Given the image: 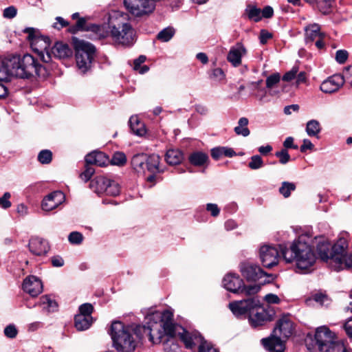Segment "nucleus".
<instances>
[{"instance_id":"obj_11","label":"nucleus","mask_w":352,"mask_h":352,"mask_svg":"<svg viewBox=\"0 0 352 352\" xmlns=\"http://www.w3.org/2000/svg\"><path fill=\"white\" fill-rule=\"evenodd\" d=\"M348 243L343 238L340 239L335 243L334 255L331 261V263L334 265L335 270L339 271L352 267V253L350 254L346 253Z\"/></svg>"},{"instance_id":"obj_31","label":"nucleus","mask_w":352,"mask_h":352,"mask_svg":"<svg viewBox=\"0 0 352 352\" xmlns=\"http://www.w3.org/2000/svg\"><path fill=\"white\" fill-rule=\"evenodd\" d=\"M129 124L131 131L137 135L142 136L146 133L144 124L136 116H133L129 119Z\"/></svg>"},{"instance_id":"obj_29","label":"nucleus","mask_w":352,"mask_h":352,"mask_svg":"<svg viewBox=\"0 0 352 352\" xmlns=\"http://www.w3.org/2000/svg\"><path fill=\"white\" fill-rule=\"evenodd\" d=\"M93 322L91 316L77 314L74 318L75 327L78 331H85L89 328Z\"/></svg>"},{"instance_id":"obj_34","label":"nucleus","mask_w":352,"mask_h":352,"mask_svg":"<svg viewBox=\"0 0 352 352\" xmlns=\"http://www.w3.org/2000/svg\"><path fill=\"white\" fill-rule=\"evenodd\" d=\"M245 13L250 20L258 22L261 20V10L254 5H248Z\"/></svg>"},{"instance_id":"obj_32","label":"nucleus","mask_w":352,"mask_h":352,"mask_svg":"<svg viewBox=\"0 0 352 352\" xmlns=\"http://www.w3.org/2000/svg\"><path fill=\"white\" fill-rule=\"evenodd\" d=\"M160 157L157 154L146 155V170L151 173H162L160 168Z\"/></svg>"},{"instance_id":"obj_10","label":"nucleus","mask_w":352,"mask_h":352,"mask_svg":"<svg viewBox=\"0 0 352 352\" xmlns=\"http://www.w3.org/2000/svg\"><path fill=\"white\" fill-rule=\"evenodd\" d=\"M314 340L320 352H334L339 344H344L338 340L335 333L327 327L321 326L316 329Z\"/></svg>"},{"instance_id":"obj_40","label":"nucleus","mask_w":352,"mask_h":352,"mask_svg":"<svg viewBox=\"0 0 352 352\" xmlns=\"http://www.w3.org/2000/svg\"><path fill=\"white\" fill-rule=\"evenodd\" d=\"M120 188L118 183L113 180L109 179V182L104 193L111 196H117L120 194Z\"/></svg>"},{"instance_id":"obj_6","label":"nucleus","mask_w":352,"mask_h":352,"mask_svg":"<svg viewBox=\"0 0 352 352\" xmlns=\"http://www.w3.org/2000/svg\"><path fill=\"white\" fill-rule=\"evenodd\" d=\"M133 330L120 322H113L111 327V336L115 348L121 352H131L136 347L133 336Z\"/></svg>"},{"instance_id":"obj_15","label":"nucleus","mask_w":352,"mask_h":352,"mask_svg":"<svg viewBox=\"0 0 352 352\" xmlns=\"http://www.w3.org/2000/svg\"><path fill=\"white\" fill-rule=\"evenodd\" d=\"M240 268L242 275L248 280L256 281L266 275L258 265L253 263H243Z\"/></svg>"},{"instance_id":"obj_28","label":"nucleus","mask_w":352,"mask_h":352,"mask_svg":"<svg viewBox=\"0 0 352 352\" xmlns=\"http://www.w3.org/2000/svg\"><path fill=\"white\" fill-rule=\"evenodd\" d=\"M131 165L136 172L144 173L146 170V154L135 155L131 160Z\"/></svg>"},{"instance_id":"obj_9","label":"nucleus","mask_w":352,"mask_h":352,"mask_svg":"<svg viewBox=\"0 0 352 352\" xmlns=\"http://www.w3.org/2000/svg\"><path fill=\"white\" fill-rule=\"evenodd\" d=\"M76 65L82 72H86L91 67V61L94 57L96 48L89 42L82 40L74 41Z\"/></svg>"},{"instance_id":"obj_18","label":"nucleus","mask_w":352,"mask_h":352,"mask_svg":"<svg viewBox=\"0 0 352 352\" xmlns=\"http://www.w3.org/2000/svg\"><path fill=\"white\" fill-rule=\"evenodd\" d=\"M222 283L224 288L232 293L239 294L243 290V280L236 274H226Z\"/></svg>"},{"instance_id":"obj_25","label":"nucleus","mask_w":352,"mask_h":352,"mask_svg":"<svg viewBox=\"0 0 352 352\" xmlns=\"http://www.w3.org/2000/svg\"><path fill=\"white\" fill-rule=\"evenodd\" d=\"M51 53L56 58L64 59L71 57L73 52L67 44L58 42L52 48Z\"/></svg>"},{"instance_id":"obj_50","label":"nucleus","mask_w":352,"mask_h":352,"mask_svg":"<svg viewBox=\"0 0 352 352\" xmlns=\"http://www.w3.org/2000/svg\"><path fill=\"white\" fill-rule=\"evenodd\" d=\"M298 72V67L296 66H294L292 67V69L286 72L284 76H283V80L286 82H289L292 80L294 79L296 77V75Z\"/></svg>"},{"instance_id":"obj_39","label":"nucleus","mask_w":352,"mask_h":352,"mask_svg":"<svg viewBox=\"0 0 352 352\" xmlns=\"http://www.w3.org/2000/svg\"><path fill=\"white\" fill-rule=\"evenodd\" d=\"M296 185L289 182H283L279 188V192L285 198L290 196L291 192L295 190Z\"/></svg>"},{"instance_id":"obj_24","label":"nucleus","mask_w":352,"mask_h":352,"mask_svg":"<svg viewBox=\"0 0 352 352\" xmlns=\"http://www.w3.org/2000/svg\"><path fill=\"white\" fill-rule=\"evenodd\" d=\"M109 162L108 157L102 152L94 151L85 157V163L90 165L95 164L98 166H104Z\"/></svg>"},{"instance_id":"obj_45","label":"nucleus","mask_w":352,"mask_h":352,"mask_svg":"<svg viewBox=\"0 0 352 352\" xmlns=\"http://www.w3.org/2000/svg\"><path fill=\"white\" fill-rule=\"evenodd\" d=\"M95 170L90 164H86L85 170L80 175V177L85 182H88L94 174Z\"/></svg>"},{"instance_id":"obj_54","label":"nucleus","mask_w":352,"mask_h":352,"mask_svg":"<svg viewBox=\"0 0 352 352\" xmlns=\"http://www.w3.org/2000/svg\"><path fill=\"white\" fill-rule=\"evenodd\" d=\"M260 290V286L258 285H250L248 287H244L243 285V290L239 294H245L246 295L255 294Z\"/></svg>"},{"instance_id":"obj_62","label":"nucleus","mask_w":352,"mask_h":352,"mask_svg":"<svg viewBox=\"0 0 352 352\" xmlns=\"http://www.w3.org/2000/svg\"><path fill=\"white\" fill-rule=\"evenodd\" d=\"M314 144L309 140L305 139L300 149L302 153H305L307 151V150H312L314 148Z\"/></svg>"},{"instance_id":"obj_49","label":"nucleus","mask_w":352,"mask_h":352,"mask_svg":"<svg viewBox=\"0 0 352 352\" xmlns=\"http://www.w3.org/2000/svg\"><path fill=\"white\" fill-rule=\"evenodd\" d=\"M11 195L10 192H6L3 194V195L0 197V207L3 209L9 208L12 204L10 201V198Z\"/></svg>"},{"instance_id":"obj_4","label":"nucleus","mask_w":352,"mask_h":352,"mask_svg":"<svg viewBox=\"0 0 352 352\" xmlns=\"http://www.w3.org/2000/svg\"><path fill=\"white\" fill-rule=\"evenodd\" d=\"M294 331L293 322L289 316H282L276 322L273 335L268 338L262 339L264 347L269 352H283L285 344L282 338H288Z\"/></svg>"},{"instance_id":"obj_38","label":"nucleus","mask_w":352,"mask_h":352,"mask_svg":"<svg viewBox=\"0 0 352 352\" xmlns=\"http://www.w3.org/2000/svg\"><path fill=\"white\" fill-rule=\"evenodd\" d=\"M332 3L331 0H316V2L313 5H316L319 11L322 14H327L331 12Z\"/></svg>"},{"instance_id":"obj_8","label":"nucleus","mask_w":352,"mask_h":352,"mask_svg":"<svg viewBox=\"0 0 352 352\" xmlns=\"http://www.w3.org/2000/svg\"><path fill=\"white\" fill-rule=\"evenodd\" d=\"M23 32L28 34L32 48L36 52L42 60L48 63L51 60V54L49 52L50 46V38L40 35L38 30L34 28H26Z\"/></svg>"},{"instance_id":"obj_56","label":"nucleus","mask_w":352,"mask_h":352,"mask_svg":"<svg viewBox=\"0 0 352 352\" xmlns=\"http://www.w3.org/2000/svg\"><path fill=\"white\" fill-rule=\"evenodd\" d=\"M199 352H218L217 349L206 342H202L199 346Z\"/></svg>"},{"instance_id":"obj_52","label":"nucleus","mask_w":352,"mask_h":352,"mask_svg":"<svg viewBox=\"0 0 352 352\" xmlns=\"http://www.w3.org/2000/svg\"><path fill=\"white\" fill-rule=\"evenodd\" d=\"M313 299L321 305H327L329 302L328 296L321 293L316 294L314 295Z\"/></svg>"},{"instance_id":"obj_55","label":"nucleus","mask_w":352,"mask_h":352,"mask_svg":"<svg viewBox=\"0 0 352 352\" xmlns=\"http://www.w3.org/2000/svg\"><path fill=\"white\" fill-rule=\"evenodd\" d=\"M348 58V52L346 50H338L336 53V60L338 63L343 64Z\"/></svg>"},{"instance_id":"obj_58","label":"nucleus","mask_w":352,"mask_h":352,"mask_svg":"<svg viewBox=\"0 0 352 352\" xmlns=\"http://www.w3.org/2000/svg\"><path fill=\"white\" fill-rule=\"evenodd\" d=\"M210 77L214 80L220 81L224 78L225 74L221 69L215 68L212 70Z\"/></svg>"},{"instance_id":"obj_27","label":"nucleus","mask_w":352,"mask_h":352,"mask_svg":"<svg viewBox=\"0 0 352 352\" xmlns=\"http://www.w3.org/2000/svg\"><path fill=\"white\" fill-rule=\"evenodd\" d=\"M305 32L307 42H312L318 38L325 36V33L320 31V26L318 23H313L306 26Z\"/></svg>"},{"instance_id":"obj_3","label":"nucleus","mask_w":352,"mask_h":352,"mask_svg":"<svg viewBox=\"0 0 352 352\" xmlns=\"http://www.w3.org/2000/svg\"><path fill=\"white\" fill-rule=\"evenodd\" d=\"M147 323L148 326H143L140 329L153 344L162 343L165 352H181L180 346L175 340L177 336L170 337L166 333L162 318L147 320Z\"/></svg>"},{"instance_id":"obj_43","label":"nucleus","mask_w":352,"mask_h":352,"mask_svg":"<svg viewBox=\"0 0 352 352\" xmlns=\"http://www.w3.org/2000/svg\"><path fill=\"white\" fill-rule=\"evenodd\" d=\"M52 153L50 150H43L38 155V160L41 164H49L52 161Z\"/></svg>"},{"instance_id":"obj_46","label":"nucleus","mask_w":352,"mask_h":352,"mask_svg":"<svg viewBox=\"0 0 352 352\" xmlns=\"http://www.w3.org/2000/svg\"><path fill=\"white\" fill-rule=\"evenodd\" d=\"M280 75L278 73H274L269 76L266 79V87L268 89L272 88L276 84L279 82Z\"/></svg>"},{"instance_id":"obj_21","label":"nucleus","mask_w":352,"mask_h":352,"mask_svg":"<svg viewBox=\"0 0 352 352\" xmlns=\"http://www.w3.org/2000/svg\"><path fill=\"white\" fill-rule=\"evenodd\" d=\"M28 247L31 253L36 256L45 255L50 250L47 241L39 237H32Z\"/></svg>"},{"instance_id":"obj_64","label":"nucleus","mask_w":352,"mask_h":352,"mask_svg":"<svg viewBox=\"0 0 352 352\" xmlns=\"http://www.w3.org/2000/svg\"><path fill=\"white\" fill-rule=\"evenodd\" d=\"M344 328L346 334L352 338V317L347 320L344 325Z\"/></svg>"},{"instance_id":"obj_26","label":"nucleus","mask_w":352,"mask_h":352,"mask_svg":"<svg viewBox=\"0 0 352 352\" xmlns=\"http://www.w3.org/2000/svg\"><path fill=\"white\" fill-rule=\"evenodd\" d=\"M109 179L102 175L97 176L91 180L89 188L98 195L103 194L107 190Z\"/></svg>"},{"instance_id":"obj_30","label":"nucleus","mask_w":352,"mask_h":352,"mask_svg":"<svg viewBox=\"0 0 352 352\" xmlns=\"http://www.w3.org/2000/svg\"><path fill=\"white\" fill-rule=\"evenodd\" d=\"M184 155L179 149H169L165 155V160L170 165H177L182 162Z\"/></svg>"},{"instance_id":"obj_19","label":"nucleus","mask_w":352,"mask_h":352,"mask_svg":"<svg viewBox=\"0 0 352 352\" xmlns=\"http://www.w3.org/2000/svg\"><path fill=\"white\" fill-rule=\"evenodd\" d=\"M65 200V195L61 191H55L46 196L42 201V209L51 211L56 208Z\"/></svg>"},{"instance_id":"obj_60","label":"nucleus","mask_w":352,"mask_h":352,"mask_svg":"<svg viewBox=\"0 0 352 352\" xmlns=\"http://www.w3.org/2000/svg\"><path fill=\"white\" fill-rule=\"evenodd\" d=\"M272 36V34L265 30H262L260 33L259 39L261 44H265Z\"/></svg>"},{"instance_id":"obj_41","label":"nucleus","mask_w":352,"mask_h":352,"mask_svg":"<svg viewBox=\"0 0 352 352\" xmlns=\"http://www.w3.org/2000/svg\"><path fill=\"white\" fill-rule=\"evenodd\" d=\"M175 34V30L173 28H166L160 32L157 38L163 42H167L172 38Z\"/></svg>"},{"instance_id":"obj_16","label":"nucleus","mask_w":352,"mask_h":352,"mask_svg":"<svg viewBox=\"0 0 352 352\" xmlns=\"http://www.w3.org/2000/svg\"><path fill=\"white\" fill-rule=\"evenodd\" d=\"M343 76L340 74L333 75L324 80L320 85V90L326 94H331L337 91L344 83Z\"/></svg>"},{"instance_id":"obj_2","label":"nucleus","mask_w":352,"mask_h":352,"mask_svg":"<svg viewBox=\"0 0 352 352\" xmlns=\"http://www.w3.org/2000/svg\"><path fill=\"white\" fill-rule=\"evenodd\" d=\"M162 318L164 321L165 332L169 336H177L184 342L186 348L192 349L201 341V336L197 333H190L182 326L173 322V314L169 310L151 309L146 316L147 320Z\"/></svg>"},{"instance_id":"obj_33","label":"nucleus","mask_w":352,"mask_h":352,"mask_svg":"<svg viewBox=\"0 0 352 352\" xmlns=\"http://www.w3.org/2000/svg\"><path fill=\"white\" fill-rule=\"evenodd\" d=\"M188 160L191 164L195 166H201L207 163L208 156L205 153L197 151L191 153Z\"/></svg>"},{"instance_id":"obj_22","label":"nucleus","mask_w":352,"mask_h":352,"mask_svg":"<svg viewBox=\"0 0 352 352\" xmlns=\"http://www.w3.org/2000/svg\"><path fill=\"white\" fill-rule=\"evenodd\" d=\"M245 53L246 49L243 45L237 43L230 48L227 59L234 67H238L241 64V58Z\"/></svg>"},{"instance_id":"obj_47","label":"nucleus","mask_w":352,"mask_h":352,"mask_svg":"<svg viewBox=\"0 0 352 352\" xmlns=\"http://www.w3.org/2000/svg\"><path fill=\"white\" fill-rule=\"evenodd\" d=\"M275 155L279 158V162L282 164H285L290 160V155L287 149H282L280 151H277Z\"/></svg>"},{"instance_id":"obj_48","label":"nucleus","mask_w":352,"mask_h":352,"mask_svg":"<svg viewBox=\"0 0 352 352\" xmlns=\"http://www.w3.org/2000/svg\"><path fill=\"white\" fill-rule=\"evenodd\" d=\"M83 236L78 232H72L68 236L69 241L72 244H80L82 241Z\"/></svg>"},{"instance_id":"obj_17","label":"nucleus","mask_w":352,"mask_h":352,"mask_svg":"<svg viewBox=\"0 0 352 352\" xmlns=\"http://www.w3.org/2000/svg\"><path fill=\"white\" fill-rule=\"evenodd\" d=\"M23 289L31 296L35 297L42 292L43 284L36 276H29L23 280Z\"/></svg>"},{"instance_id":"obj_14","label":"nucleus","mask_w":352,"mask_h":352,"mask_svg":"<svg viewBox=\"0 0 352 352\" xmlns=\"http://www.w3.org/2000/svg\"><path fill=\"white\" fill-rule=\"evenodd\" d=\"M272 319L273 314H270L268 310L261 307L260 305L254 309H252L249 315L250 323L254 327L262 326L265 322L272 320Z\"/></svg>"},{"instance_id":"obj_36","label":"nucleus","mask_w":352,"mask_h":352,"mask_svg":"<svg viewBox=\"0 0 352 352\" xmlns=\"http://www.w3.org/2000/svg\"><path fill=\"white\" fill-rule=\"evenodd\" d=\"M248 119L246 118H241L238 122V126L234 127V132L243 137H247L250 135V131L247 127L248 124Z\"/></svg>"},{"instance_id":"obj_53","label":"nucleus","mask_w":352,"mask_h":352,"mask_svg":"<svg viewBox=\"0 0 352 352\" xmlns=\"http://www.w3.org/2000/svg\"><path fill=\"white\" fill-rule=\"evenodd\" d=\"M17 329L14 325L10 324L7 326L4 329V334L9 338H14L17 335Z\"/></svg>"},{"instance_id":"obj_7","label":"nucleus","mask_w":352,"mask_h":352,"mask_svg":"<svg viewBox=\"0 0 352 352\" xmlns=\"http://www.w3.org/2000/svg\"><path fill=\"white\" fill-rule=\"evenodd\" d=\"M111 36L118 44L129 46L134 42V30L131 25L124 21L123 16L116 19H111L109 22Z\"/></svg>"},{"instance_id":"obj_51","label":"nucleus","mask_w":352,"mask_h":352,"mask_svg":"<svg viewBox=\"0 0 352 352\" xmlns=\"http://www.w3.org/2000/svg\"><path fill=\"white\" fill-rule=\"evenodd\" d=\"M17 14V9L13 6H9L4 9L3 16L6 19H13Z\"/></svg>"},{"instance_id":"obj_57","label":"nucleus","mask_w":352,"mask_h":352,"mask_svg":"<svg viewBox=\"0 0 352 352\" xmlns=\"http://www.w3.org/2000/svg\"><path fill=\"white\" fill-rule=\"evenodd\" d=\"M94 307L89 303H85L79 307L80 313L78 314L91 316L93 312Z\"/></svg>"},{"instance_id":"obj_59","label":"nucleus","mask_w":352,"mask_h":352,"mask_svg":"<svg viewBox=\"0 0 352 352\" xmlns=\"http://www.w3.org/2000/svg\"><path fill=\"white\" fill-rule=\"evenodd\" d=\"M264 300L269 304H278L280 302L279 297L274 294H268L264 297Z\"/></svg>"},{"instance_id":"obj_23","label":"nucleus","mask_w":352,"mask_h":352,"mask_svg":"<svg viewBox=\"0 0 352 352\" xmlns=\"http://www.w3.org/2000/svg\"><path fill=\"white\" fill-rule=\"evenodd\" d=\"M16 60L12 56L0 58V80H8L12 76V65H16Z\"/></svg>"},{"instance_id":"obj_42","label":"nucleus","mask_w":352,"mask_h":352,"mask_svg":"<svg viewBox=\"0 0 352 352\" xmlns=\"http://www.w3.org/2000/svg\"><path fill=\"white\" fill-rule=\"evenodd\" d=\"M126 162V157L124 153L117 152L115 153L111 160V163L116 166H123Z\"/></svg>"},{"instance_id":"obj_61","label":"nucleus","mask_w":352,"mask_h":352,"mask_svg":"<svg viewBox=\"0 0 352 352\" xmlns=\"http://www.w3.org/2000/svg\"><path fill=\"white\" fill-rule=\"evenodd\" d=\"M206 209L209 211L213 217H217L219 214V209L217 204H208Z\"/></svg>"},{"instance_id":"obj_37","label":"nucleus","mask_w":352,"mask_h":352,"mask_svg":"<svg viewBox=\"0 0 352 352\" xmlns=\"http://www.w3.org/2000/svg\"><path fill=\"white\" fill-rule=\"evenodd\" d=\"M40 304L43 309L47 312H54L57 309L58 305L56 302L51 299L47 296H42L40 299Z\"/></svg>"},{"instance_id":"obj_63","label":"nucleus","mask_w":352,"mask_h":352,"mask_svg":"<svg viewBox=\"0 0 352 352\" xmlns=\"http://www.w3.org/2000/svg\"><path fill=\"white\" fill-rule=\"evenodd\" d=\"M261 14H262L261 16H263L264 18H271L274 14L273 8L270 6H265L261 10Z\"/></svg>"},{"instance_id":"obj_1","label":"nucleus","mask_w":352,"mask_h":352,"mask_svg":"<svg viewBox=\"0 0 352 352\" xmlns=\"http://www.w3.org/2000/svg\"><path fill=\"white\" fill-rule=\"evenodd\" d=\"M311 241L310 236L302 234L292 243L289 249L280 246L283 257L287 263L295 261L298 269H309L316 261V254L310 245Z\"/></svg>"},{"instance_id":"obj_13","label":"nucleus","mask_w":352,"mask_h":352,"mask_svg":"<svg viewBox=\"0 0 352 352\" xmlns=\"http://www.w3.org/2000/svg\"><path fill=\"white\" fill-rule=\"evenodd\" d=\"M279 246V249H280ZM280 250L275 246L265 245L260 248V258L264 267L270 268L278 263Z\"/></svg>"},{"instance_id":"obj_20","label":"nucleus","mask_w":352,"mask_h":352,"mask_svg":"<svg viewBox=\"0 0 352 352\" xmlns=\"http://www.w3.org/2000/svg\"><path fill=\"white\" fill-rule=\"evenodd\" d=\"M335 244L331 246V243L324 239L320 240L317 245V250L322 260L326 261L333 269L334 265L331 263V258L334 255Z\"/></svg>"},{"instance_id":"obj_44","label":"nucleus","mask_w":352,"mask_h":352,"mask_svg":"<svg viewBox=\"0 0 352 352\" xmlns=\"http://www.w3.org/2000/svg\"><path fill=\"white\" fill-rule=\"evenodd\" d=\"M263 165V162L261 156L256 155L251 157L249 162V167L252 170H256L261 168Z\"/></svg>"},{"instance_id":"obj_35","label":"nucleus","mask_w":352,"mask_h":352,"mask_svg":"<svg viewBox=\"0 0 352 352\" xmlns=\"http://www.w3.org/2000/svg\"><path fill=\"white\" fill-rule=\"evenodd\" d=\"M321 131L320 122L316 120H311L306 124V132L310 137H318Z\"/></svg>"},{"instance_id":"obj_5","label":"nucleus","mask_w":352,"mask_h":352,"mask_svg":"<svg viewBox=\"0 0 352 352\" xmlns=\"http://www.w3.org/2000/svg\"><path fill=\"white\" fill-rule=\"evenodd\" d=\"M16 60V65H12V76L28 78L34 76H43L45 69L38 60L30 54H25L22 58L18 56H12Z\"/></svg>"},{"instance_id":"obj_12","label":"nucleus","mask_w":352,"mask_h":352,"mask_svg":"<svg viewBox=\"0 0 352 352\" xmlns=\"http://www.w3.org/2000/svg\"><path fill=\"white\" fill-rule=\"evenodd\" d=\"M260 301L256 298H249L239 301H234L229 303V308L236 316H241L247 313L250 314L252 309L258 307Z\"/></svg>"}]
</instances>
